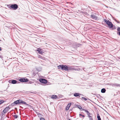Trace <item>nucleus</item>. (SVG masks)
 <instances>
[{"label":"nucleus","instance_id":"20","mask_svg":"<svg viewBox=\"0 0 120 120\" xmlns=\"http://www.w3.org/2000/svg\"><path fill=\"white\" fill-rule=\"evenodd\" d=\"M82 100H84L86 101L87 100V99L86 98H84L83 97H82Z\"/></svg>","mask_w":120,"mask_h":120},{"label":"nucleus","instance_id":"32","mask_svg":"<svg viewBox=\"0 0 120 120\" xmlns=\"http://www.w3.org/2000/svg\"><path fill=\"white\" fill-rule=\"evenodd\" d=\"M112 86H115L116 85L115 84H113L112 85Z\"/></svg>","mask_w":120,"mask_h":120},{"label":"nucleus","instance_id":"12","mask_svg":"<svg viewBox=\"0 0 120 120\" xmlns=\"http://www.w3.org/2000/svg\"><path fill=\"white\" fill-rule=\"evenodd\" d=\"M81 95V94L78 93H75L74 94V96L76 97L79 96L80 97L79 95Z\"/></svg>","mask_w":120,"mask_h":120},{"label":"nucleus","instance_id":"2","mask_svg":"<svg viewBox=\"0 0 120 120\" xmlns=\"http://www.w3.org/2000/svg\"><path fill=\"white\" fill-rule=\"evenodd\" d=\"M105 22L108 25L109 27L110 28H112L113 27V25L112 22L109 20H107L106 19H104Z\"/></svg>","mask_w":120,"mask_h":120},{"label":"nucleus","instance_id":"26","mask_svg":"<svg viewBox=\"0 0 120 120\" xmlns=\"http://www.w3.org/2000/svg\"><path fill=\"white\" fill-rule=\"evenodd\" d=\"M117 30L118 31L120 32V27H118L117 29Z\"/></svg>","mask_w":120,"mask_h":120},{"label":"nucleus","instance_id":"1","mask_svg":"<svg viewBox=\"0 0 120 120\" xmlns=\"http://www.w3.org/2000/svg\"><path fill=\"white\" fill-rule=\"evenodd\" d=\"M68 66L64 65H60L58 66L59 69H61L62 70L68 71Z\"/></svg>","mask_w":120,"mask_h":120},{"label":"nucleus","instance_id":"9","mask_svg":"<svg viewBox=\"0 0 120 120\" xmlns=\"http://www.w3.org/2000/svg\"><path fill=\"white\" fill-rule=\"evenodd\" d=\"M19 101L18 100L15 101L14 102L12 103L11 104V105L12 106H13L15 105H17L19 104L18 103Z\"/></svg>","mask_w":120,"mask_h":120},{"label":"nucleus","instance_id":"34","mask_svg":"<svg viewBox=\"0 0 120 120\" xmlns=\"http://www.w3.org/2000/svg\"><path fill=\"white\" fill-rule=\"evenodd\" d=\"M0 57L1 58H2V56L0 55Z\"/></svg>","mask_w":120,"mask_h":120},{"label":"nucleus","instance_id":"38","mask_svg":"<svg viewBox=\"0 0 120 120\" xmlns=\"http://www.w3.org/2000/svg\"><path fill=\"white\" fill-rule=\"evenodd\" d=\"M1 41V40L0 39V41Z\"/></svg>","mask_w":120,"mask_h":120},{"label":"nucleus","instance_id":"27","mask_svg":"<svg viewBox=\"0 0 120 120\" xmlns=\"http://www.w3.org/2000/svg\"><path fill=\"white\" fill-rule=\"evenodd\" d=\"M72 70H75V71H76V68L73 67Z\"/></svg>","mask_w":120,"mask_h":120},{"label":"nucleus","instance_id":"21","mask_svg":"<svg viewBox=\"0 0 120 120\" xmlns=\"http://www.w3.org/2000/svg\"><path fill=\"white\" fill-rule=\"evenodd\" d=\"M4 101L3 100H1L0 101V105L4 102Z\"/></svg>","mask_w":120,"mask_h":120},{"label":"nucleus","instance_id":"15","mask_svg":"<svg viewBox=\"0 0 120 120\" xmlns=\"http://www.w3.org/2000/svg\"><path fill=\"white\" fill-rule=\"evenodd\" d=\"M106 91V90L105 88H103L101 89V92L102 93H105Z\"/></svg>","mask_w":120,"mask_h":120},{"label":"nucleus","instance_id":"7","mask_svg":"<svg viewBox=\"0 0 120 120\" xmlns=\"http://www.w3.org/2000/svg\"><path fill=\"white\" fill-rule=\"evenodd\" d=\"M17 81L15 80H9V83H11H11L13 84H15L16 83Z\"/></svg>","mask_w":120,"mask_h":120},{"label":"nucleus","instance_id":"33","mask_svg":"<svg viewBox=\"0 0 120 120\" xmlns=\"http://www.w3.org/2000/svg\"><path fill=\"white\" fill-rule=\"evenodd\" d=\"M118 34L119 35H120V31L119 32V33H118Z\"/></svg>","mask_w":120,"mask_h":120},{"label":"nucleus","instance_id":"37","mask_svg":"<svg viewBox=\"0 0 120 120\" xmlns=\"http://www.w3.org/2000/svg\"><path fill=\"white\" fill-rule=\"evenodd\" d=\"M68 120H71L70 119H69Z\"/></svg>","mask_w":120,"mask_h":120},{"label":"nucleus","instance_id":"17","mask_svg":"<svg viewBox=\"0 0 120 120\" xmlns=\"http://www.w3.org/2000/svg\"><path fill=\"white\" fill-rule=\"evenodd\" d=\"M97 117L98 119V120H101L100 116L98 114L97 115Z\"/></svg>","mask_w":120,"mask_h":120},{"label":"nucleus","instance_id":"10","mask_svg":"<svg viewBox=\"0 0 120 120\" xmlns=\"http://www.w3.org/2000/svg\"><path fill=\"white\" fill-rule=\"evenodd\" d=\"M71 105V103H70L68 104L66 108L65 109L66 110H68L69 109V108L70 106Z\"/></svg>","mask_w":120,"mask_h":120},{"label":"nucleus","instance_id":"28","mask_svg":"<svg viewBox=\"0 0 120 120\" xmlns=\"http://www.w3.org/2000/svg\"><path fill=\"white\" fill-rule=\"evenodd\" d=\"M76 71H79L80 70V69L79 68H76Z\"/></svg>","mask_w":120,"mask_h":120},{"label":"nucleus","instance_id":"14","mask_svg":"<svg viewBox=\"0 0 120 120\" xmlns=\"http://www.w3.org/2000/svg\"><path fill=\"white\" fill-rule=\"evenodd\" d=\"M73 67H68V71H69L72 70Z\"/></svg>","mask_w":120,"mask_h":120},{"label":"nucleus","instance_id":"29","mask_svg":"<svg viewBox=\"0 0 120 120\" xmlns=\"http://www.w3.org/2000/svg\"><path fill=\"white\" fill-rule=\"evenodd\" d=\"M78 107V108H79L80 109H81L82 108V107H81V106H79Z\"/></svg>","mask_w":120,"mask_h":120},{"label":"nucleus","instance_id":"16","mask_svg":"<svg viewBox=\"0 0 120 120\" xmlns=\"http://www.w3.org/2000/svg\"><path fill=\"white\" fill-rule=\"evenodd\" d=\"M57 98V96L56 95H52V98L53 99H56Z\"/></svg>","mask_w":120,"mask_h":120},{"label":"nucleus","instance_id":"31","mask_svg":"<svg viewBox=\"0 0 120 120\" xmlns=\"http://www.w3.org/2000/svg\"><path fill=\"white\" fill-rule=\"evenodd\" d=\"M115 20L118 23H120V21H117L116 19H115Z\"/></svg>","mask_w":120,"mask_h":120},{"label":"nucleus","instance_id":"22","mask_svg":"<svg viewBox=\"0 0 120 120\" xmlns=\"http://www.w3.org/2000/svg\"><path fill=\"white\" fill-rule=\"evenodd\" d=\"M14 117L15 118H17L18 117V116L17 115H14Z\"/></svg>","mask_w":120,"mask_h":120},{"label":"nucleus","instance_id":"6","mask_svg":"<svg viewBox=\"0 0 120 120\" xmlns=\"http://www.w3.org/2000/svg\"><path fill=\"white\" fill-rule=\"evenodd\" d=\"M28 80L27 79L22 78L19 79V81L22 82H27L28 81Z\"/></svg>","mask_w":120,"mask_h":120},{"label":"nucleus","instance_id":"23","mask_svg":"<svg viewBox=\"0 0 120 120\" xmlns=\"http://www.w3.org/2000/svg\"><path fill=\"white\" fill-rule=\"evenodd\" d=\"M89 118V120H93L92 117L91 116Z\"/></svg>","mask_w":120,"mask_h":120},{"label":"nucleus","instance_id":"24","mask_svg":"<svg viewBox=\"0 0 120 120\" xmlns=\"http://www.w3.org/2000/svg\"><path fill=\"white\" fill-rule=\"evenodd\" d=\"M79 116H82L83 117H85V116L84 115H82L81 114H79Z\"/></svg>","mask_w":120,"mask_h":120},{"label":"nucleus","instance_id":"8","mask_svg":"<svg viewBox=\"0 0 120 120\" xmlns=\"http://www.w3.org/2000/svg\"><path fill=\"white\" fill-rule=\"evenodd\" d=\"M10 108L8 107H7L3 111V112L4 113H5L7 112L10 109Z\"/></svg>","mask_w":120,"mask_h":120},{"label":"nucleus","instance_id":"19","mask_svg":"<svg viewBox=\"0 0 120 120\" xmlns=\"http://www.w3.org/2000/svg\"><path fill=\"white\" fill-rule=\"evenodd\" d=\"M22 104H23L24 105H28L26 102L23 101H22Z\"/></svg>","mask_w":120,"mask_h":120},{"label":"nucleus","instance_id":"13","mask_svg":"<svg viewBox=\"0 0 120 120\" xmlns=\"http://www.w3.org/2000/svg\"><path fill=\"white\" fill-rule=\"evenodd\" d=\"M37 51H38V52L39 53L42 54L43 53V52L41 51V49H37Z\"/></svg>","mask_w":120,"mask_h":120},{"label":"nucleus","instance_id":"30","mask_svg":"<svg viewBox=\"0 0 120 120\" xmlns=\"http://www.w3.org/2000/svg\"><path fill=\"white\" fill-rule=\"evenodd\" d=\"M41 120H45V119L43 118H40Z\"/></svg>","mask_w":120,"mask_h":120},{"label":"nucleus","instance_id":"11","mask_svg":"<svg viewBox=\"0 0 120 120\" xmlns=\"http://www.w3.org/2000/svg\"><path fill=\"white\" fill-rule=\"evenodd\" d=\"M91 17L93 19H97V17L95 15H91Z\"/></svg>","mask_w":120,"mask_h":120},{"label":"nucleus","instance_id":"18","mask_svg":"<svg viewBox=\"0 0 120 120\" xmlns=\"http://www.w3.org/2000/svg\"><path fill=\"white\" fill-rule=\"evenodd\" d=\"M18 101H19V104L22 103V100H18Z\"/></svg>","mask_w":120,"mask_h":120},{"label":"nucleus","instance_id":"3","mask_svg":"<svg viewBox=\"0 0 120 120\" xmlns=\"http://www.w3.org/2000/svg\"><path fill=\"white\" fill-rule=\"evenodd\" d=\"M10 7L12 8L15 10L18 8V7L17 4H15L11 5L10 6Z\"/></svg>","mask_w":120,"mask_h":120},{"label":"nucleus","instance_id":"25","mask_svg":"<svg viewBox=\"0 0 120 120\" xmlns=\"http://www.w3.org/2000/svg\"><path fill=\"white\" fill-rule=\"evenodd\" d=\"M38 58L41 59H43V57L41 56H38Z\"/></svg>","mask_w":120,"mask_h":120},{"label":"nucleus","instance_id":"35","mask_svg":"<svg viewBox=\"0 0 120 120\" xmlns=\"http://www.w3.org/2000/svg\"><path fill=\"white\" fill-rule=\"evenodd\" d=\"M38 115H41V114L40 113H38Z\"/></svg>","mask_w":120,"mask_h":120},{"label":"nucleus","instance_id":"36","mask_svg":"<svg viewBox=\"0 0 120 120\" xmlns=\"http://www.w3.org/2000/svg\"><path fill=\"white\" fill-rule=\"evenodd\" d=\"M1 50V47H0V51Z\"/></svg>","mask_w":120,"mask_h":120},{"label":"nucleus","instance_id":"5","mask_svg":"<svg viewBox=\"0 0 120 120\" xmlns=\"http://www.w3.org/2000/svg\"><path fill=\"white\" fill-rule=\"evenodd\" d=\"M82 110L84 111L86 113V114L87 115L88 117H90V116H91V114L89 112L88 110L83 109H82Z\"/></svg>","mask_w":120,"mask_h":120},{"label":"nucleus","instance_id":"4","mask_svg":"<svg viewBox=\"0 0 120 120\" xmlns=\"http://www.w3.org/2000/svg\"><path fill=\"white\" fill-rule=\"evenodd\" d=\"M39 81L40 82L43 83L45 84L47 82V80L44 79H40Z\"/></svg>","mask_w":120,"mask_h":120}]
</instances>
